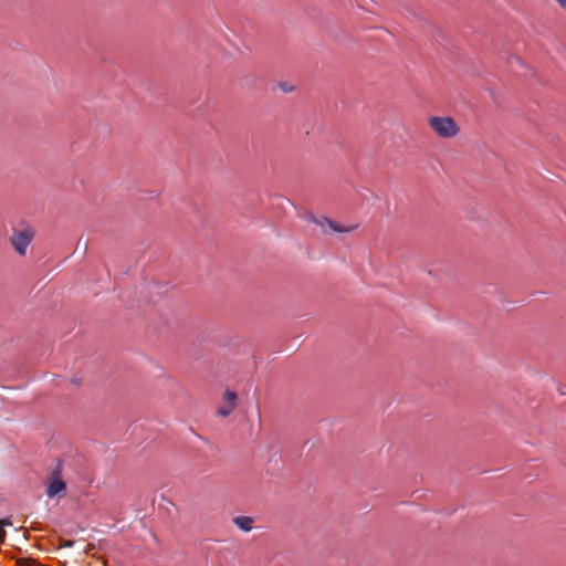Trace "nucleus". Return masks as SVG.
Masks as SVG:
<instances>
[{
  "label": "nucleus",
  "mask_w": 566,
  "mask_h": 566,
  "mask_svg": "<svg viewBox=\"0 0 566 566\" xmlns=\"http://www.w3.org/2000/svg\"><path fill=\"white\" fill-rule=\"evenodd\" d=\"M428 125L440 138H453L460 132L459 125L450 116H431L428 119Z\"/></svg>",
  "instance_id": "nucleus-1"
},
{
  "label": "nucleus",
  "mask_w": 566,
  "mask_h": 566,
  "mask_svg": "<svg viewBox=\"0 0 566 566\" xmlns=\"http://www.w3.org/2000/svg\"><path fill=\"white\" fill-rule=\"evenodd\" d=\"M6 538V532L3 530H0V542H3Z\"/></svg>",
  "instance_id": "nucleus-9"
},
{
  "label": "nucleus",
  "mask_w": 566,
  "mask_h": 566,
  "mask_svg": "<svg viewBox=\"0 0 566 566\" xmlns=\"http://www.w3.org/2000/svg\"><path fill=\"white\" fill-rule=\"evenodd\" d=\"M237 394L232 390H227L223 396V403L218 409L221 417H228L237 406Z\"/></svg>",
  "instance_id": "nucleus-5"
},
{
  "label": "nucleus",
  "mask_w": 566,
  "mask_h": 566,
  "mask_svg": "<svg viewBox=\"0 0 566 566\" xmlns=\"http://www.w3.org/2000/svg\"><path fill=\"white\" fill-rule=\"evenodd\" d=\"M233 523L243 532H250L253 527V518L250 516H235Z\"/></svg>",
  "instance_id": "nucleus-6"
},
{
  "label": "nucleus",
  "mask_w": 566,
  "mask_h": 566,
  "mask_svg": "<svg viewBox=\"0 0 566 566\" xmlns=\"http://www.w3.org/2000/svg\"><path fill=\"white\" fill-rule=\"evenodd\" d=\"M34 231L31 228H24L22 230H15L11 238L10 242L14 249V251L19 255H25L28 247L30 245L31 241L33 240Z\"/></svg>",
  "instance_id": "nucleus-3"
},
{
  "label": "nucleus",
  "mask_w": 566,
  "mask_h": 566,
  "mask_svg": "<svg viewBox=\"0 0 566 566\" xmlns=\"http://www.w3.org/2000/svg\"><path fill=\"white\" fill-rule=\"evenodd\" d=\"M305 219L314 224H316L322 234H332V233H348L358 228V224H352L348 227H344L324 216H314L308 213Z\"/></svg>",
  "instance_id": "nucleus-2"
},
{
  "label": "nucleus",
  "mask_w": 566,
  "mask_h": 566,
  "mask_svg": "<svg viewBox=\"0 0 566 566\" xmlns=\"http://www.w3.org/2000/svg\"><path fill=\"white\" fill-rule=\"evenodd\" d=\"M562 8H566V0H556Z\"/></svg>",
  "instance_id": "nucleus-10"
},
{
  "label": "nucleus",
  "mask_w": 566,
  "mask_h": 566,
  "mask_svg": "<svg viewBox=\"0 0 566 566\" xmlns=\"http://www.w3.org/2000/svg\"><path fill=\"white\" fill-rule=\"evenodd\" d=\"M20 566H38L32 559H22L19 562Z\"/></svg>",
  "instance_id": "nucleus-7"
},
{
  "label": "nucleus",
  "mask_w": 566,
  "mask_h": 566,
  "mask_svg": "<svg viewBox=\"0 0 566 566\" xmlns=\"http://www.w3.org/2000/svg\"><path fill=\"white\" fill-rule=\"evenodd\" d=\"M66 483L61 479L57 471L53 472L46 485V495L54 497L65 492Z\"/></svg>",
  "instance_id": "nucleus-4"
},
{
  "label": "nucleus",
  "mask_w": 566,
  "mask_h": 566,
  "mask_svg": "<svg viewBox=\"0 0 566 566\" xmlns=\"http://www.w3.org/2000/svg\"><path fill=\"white\" fill-rule=\"evenodd\" d=\"M11 525V521L9 518H0V526Z\"/></svg>",
  "instance_id": "nucleus-8"
}]
</instances>
